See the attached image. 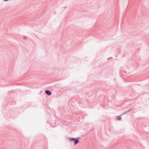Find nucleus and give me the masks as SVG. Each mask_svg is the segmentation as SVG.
I'll use <instances>...</instances> for the list:
<instances>
[{
  "label": "nucleus",
  "mask_w": 149,
  "mask_h": 149,
  "mask_svg": "<svg viewBox=\"0 0 149 149\" xmlns=\"http://www.w3.org/2000/svg\"><path fill=\"white\" fill-rule=\"evenodd\" d=\"M117 119L118 120H120L121 119V118H117Z\"/></svg>",
  "instance_id": "obj_4"
},
{
  "label": "nucleus",
  "mask_w": 149,
  "mask_h": 149,
  "mask_svg": "<svg viewBox=\"0 0 149 149\" xmlns=\"http://www.w3.org/2000/svg\"><path fill=\"white\" fill-rule=\"evenodd\" d=\"M79 142V141L75 139V140L74 142V144L75 145L76 144H77Z\"/></svg>",
  "instance_id": "obj_2"
},
{
  "label": "nucleus",
  "mask_w": 149,
  "mask_h": 149,
  "mask_svg": "<svg viewBox=\"0 0 149 149\" xmlns=\"http://www.w3.org/2000/svg\"><path fill=\"white\" fill-rule=\"evenodd\" d=\"M75 140V139L74 138H69V140L70 141H74V140Z\"/></svg>",
  "instance_id": "obj_3"
},
{
  "label": "nucleus",
  "mask_w": 149,
  "mask_h": 149,
  "mask_svg": "<svg viewBox=\"0 0 149 149\" xmlns=\"http://www.w3.org/2000/svg\"><path fill=\"white\" fill-rule=\"evenodd\" d=\"M45 93L48 95H51V93L49 91L46 90L45 91Z\"/></svg>",
  "instance_id": "obj_1"
},
{
  "label": "nucleus",
  "mask_w": 149,
  "mask_h": 149,
  "mask_svg": "<svg viewBox=\"0 0 149 149\" xmlns=\"http://www.w3.org/2000/svg\"><path fill=\"white\" fill-rule=\"evenodd\" d=\"M4 0L5 1H8V0Z\"/></svg>",
  "instance_id": "obj_5"
}]
</instances>
